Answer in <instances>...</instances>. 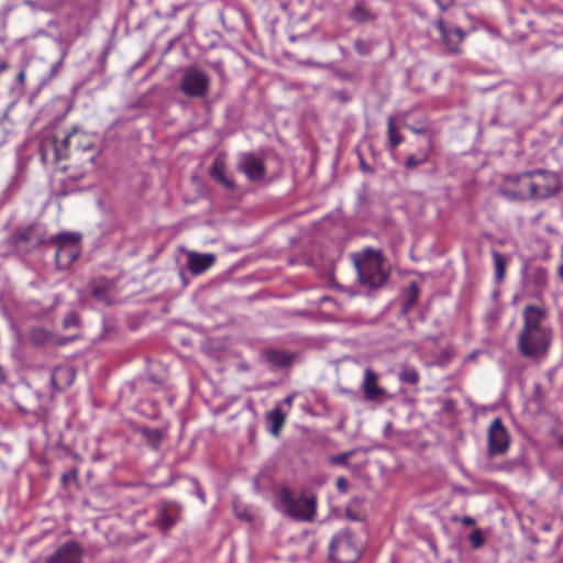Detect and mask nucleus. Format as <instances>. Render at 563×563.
<instances>
[{
  "instance_id": "45",
  "label": "nucleus",
  "mask_w": 563,
  "mask_h": 563,
  "mask_svg": "<svg viewBox=\"0 0 563 563\" xmlns=\"http://www.w3.org/2000/svg\"><path fill=\"white\" fill-rule=\"evenodd\" d=\"M336 97L342 101H347L350 98L345 97L342 92L336 93Z\"/></svg>"
},
{
  "instance_id": "31",
  "label": "nucleus",
  "mask_w": 563,
  "mask_h": 563,
  "mask_svg": "<svg viewBox=\"0 0 563 563\" xmlns=\"http://www.w3.org/2000/svg\"><path fill=\"white\" fill-rule=\"evenodd\" d=\"M51 333L42 328H35L31 332V339L36 344H43L49 339Z\"/></svg>"
},
{
  "instance_id": "32",
  "label": "nucleus",
  "mask_w": 563,
  "mask_h": 563,
  "mask_svg": "<svg viewBox=\"0 0 563 563\" xmlns=\"http://www.w3.org/2000/svg\"><path fill=\"white\" fill-rule=\"evenodd\" d=\"M468 539H470V542H471L473 549H479L485 543L484 534H483V532L479 529H475L470 534Z\"/></svg>"
},
{
  "instance_id": "15",
  "label": "nucleus",
  "mask_w": 563,
  "mask_h": 563,
  "mask_svg": "<svg viewBox=\"0 0 563 563\" xmlns=\"http://www.w3.org/2000/svg\"><path fill=\"white\" fill-rule=\"evenodd\" d=\"M179 509L173 503H164L157 514L155 525L163 533H167L177 522Z\"/></svg>"
},
{
  "instance_id": "4",
  "label": "nucleus",
  "mask_w": 563,
  "mask_h": 563,
  "mask_svg": "<svg viewBox=\"0 0 563 563\" xmlns=\"http://www.w3.org/2000/svg\"><path fill=\"white\" fill-rule=\"evenodd\" d=\"M278 499L284 512L297 521H312L317 515V497L314 495L296 497L290 487L278 489Z\"/></svg>"
},
{
  "instance_id": "7",
  "label": "nucleus",
  "mask_w": 563,
  "mask_h": 563,
  "mask_svg": "<svg viewBox=\"0 0 563 563\" xmlns=\"http://www.w3.org/2000/svg\"><path fill=\"white\" fill-rule=\"evenodd\" d=\"M210 89V78L199 67L191 66L184 70L179 90L188 98H203Z\"/></svg>"
},
{
  "instance_id": "40",
  "label": "nucleus",
  "mask_w": 563,
  "mask_h": 563,
  "mask_svg": "<svg viewBox=\"0 0 563 563\" xmlns=\"http://www.w3.org/2000/svg\"><path fill=\"white\" fill-rule=\"evenodd\" d=\"M25 78H26V74H25V70L22 69L19 74H18V82L23 86L25 84Z\"/></svg>"
},
{
  "instance_id": "19",
  "label": "nucleus",
  "mask_w": 563,
  "mask_h": 563,
  "mask_svg": "<svg viewBox=\"0 0 563 563\" xmlns=\"http://www.w3.org/2000/svg\"><path fill=\"white\" fill-rule=\"evenodd\" d=\"M266 420L269 423V432L274 437H278L286 421L285 413L279 407H276L272 411L267 412Z\"/></svg>"
},
{
  "instance_id": "37",
  "label": "nucleus",
  "mask_w": 563,
  "mask_h": 563,
  "mask_svg": "<svg viewBox=\"0 0 563 563\" xmlns=\"http://www.w3.org/2000/svg\"><path fill=\"white\" fill-rule=\"evenodd\" d=\"M66 54H67L66 52H63L59 60L53 65V67H52L53 73H56L63 66Z\"/></svg>"
},
{
  "instance_id": "22",
  "label": "nucleus",
  "mask_w": 563,
  "mask_h": 563,
  "mask_svg": "<svg viewBox=\"0 0 563 563\" xmlns=\"http://www.w3.org/2000/svg\"><path fill=\"white\" fill-rule=\"evenodd\" d=\"M387 137H388V150L394 152L397 146L404 142V136L399 133L396 125L395 117L387 119Z\"/></svg>"
},
{
  "instance_id": "3",
  "label": "nucleus",
  "mask_w": 563,
  "mask_h": 563,
  "mask_svg": "<svg viewBox=\"0 0 563 563\" xmlns=\"http://www.w3.org/2000/svg\"><path fill=\"white\" fill-rule=\"evenodd\" d=\"M354 264L361 284L377 288L385 283L387 276L382 267V251L365 249L361 253L354 254Z\"/></svg>"
},
{
  "instance_id": "14",
  "label": "nucleus",
  "mask_w": 563,
  "mask_h": 563,
  "mask_svg": "<svg viewBox=\"0 0 563 563\" xmlns=\"http://www.w3.org/2000/svg\"><path fill=\"white\" fill-rule=\"evenodd\" d=\"M239 169L252 181L260 180L265 175V165L262 159L250 153L242 156Z\"/></svg>"
},
{
  "instance_id": "11",
  "label": "nucleus",
  "mask_w": 563,
  "mask_h": 563,
  "mask_svg": "<svg viewBox=\"0 0 563 563\" xmlns=\"http://www.w3.org/2000/svg\"><path fill=\"white\" fill-rule=\"evenodd\" d=\"M510 445V435L500 418H495L487 430V453L489 456L504 455Z\"/></svg>"
},
{
  "instance_id": "49",
  "label": "nucleus",
  "mask_w": 563,
  "mask_h": 563,
  "mask_svg": "<svg viewBox=\"0 0 563 563\" xmlns=\"http://www.w3.org/2000/svg\"><path fill=\"white\" fill-rule=\"evenodd\" d=\"M285 402H286L287 405H291V402H292V397H291V396L286 397Z\"/></svg>"
},
{
  "instance_id": "24",
  "label": "nucleus",
  "mask_w": 563,
  "mask_h": 563,
  "mask_svg": "<svg viewBox=\"0 0 563 563\" xmlns=\"http://www.w3.org/2000/svg\"><path fill=\"white\" fill-rule=\"evenodd\" d=\"M141 434L154 450H157L163 441V433L159 429L144 427L141 429Z\"/></svg>"
},
{
  "instance_id": "21",
  "label": "nucleus",
  "mask_w": 563,
  "mask_h": 563,
  "mask_svg": "<svg viewBox=\"0 0 563 563\" xmlns=\"http://www.w3.org/2000/svg\"><path fill=\"white\" fill-rule=\"evenodd\" d=\"M377 15L366 8L362 2H357L350 12V19L356 23H365L376 20Z\"/></svg>"
},
{
  "instance_id": "28",
  "label": "nucleus",
  "mask_w": 563,
  "mask_h": 563,
  "mask_svg": "<svg viewBox=\"0 0 563 563\" xmlns=\"http://www.w3.org/2000/svg\"><path fill=\"white\" fill-rule=\"evenodd\" d=\"M429 159V154L428 153H422L420 156H417L415 154H411L409 155L405 163H404V166L407 168V169H413L416 168L417 166H420V165H423L428 162Z\"/></svg>"
},
{
  "instance_id": "29",
  "label": "nucleus",
  "mask_w": 563,
  "mask_h": 563,
  "mask_svg": "<svg viewBox=\"0 0 563 563\" xmlns=\"http://www.w3.org/2000/svg\"><path fill=\"white\" fill-rule=\"evenodd\" d=\"M65 376L68 378L67 384L70 385L75 378L74 372L68 367L56 368L52 375V382L54 385H57L58 378Z\"/></svg>"
},
{
  "instance_id": "34",
  "label": "nucleus",
  "mask_w": 563,
  "mask_h": 563,
  "mask_svg": "<svg viewBox=\"0 0 563 563\" xmlns=\"http://www.w3.org/2000/svg\"><path fill=\"white\" fill-rule=\"evenodd\" d=\"M79 322L78 316L76 312H69L64 319H63V327L65 329L77 327Z\"/></svg>"
},
{
  "instance_id": "5",
  "label": "nucleus",
  "mask_w": 563,
  "mask_h": 563,
  "mask_svg": "<svg viewBox=\"0 0 563 563\" xmlns=\"http://www.w3.org/2000/svg\"><path fill=\"white\" fill-rule=\"evenodd\" d=\"M360 555V548L349 529H342L333 536L329 544V556L333 563H355Z\"/></svg>"
},
{
  "instance_id": "38",
  "label": "nucleus",
  "mask_w": 563,
  "mask_h": 563,
  "mask_svg": "<svg viewBox=\"0 0 563 563\" xmlns=\"http://www.w3.org/2000/svg\"><path fill=\"white\" fill-rule=\"evenodd\" d=\"M461 523L463 526H474L475 525V519L470 517V516H463L461 519H460Z\"/></svg>"
},
{
  "instance_id": "44",
  "label": "nucleus",
  "mask_w": 563,
  "mask_h": 563,
  "mask_svg": "<svg viewBox=\"0 0 563 563\" xmlns=\"http://www.w3.org/2000/svg\"><path fill=\"white\" fill-rule=\"evenodd\" d=\"M31 231H32V229H31V228H29L26 231H24V232L21 234V236H20V238H21L22 240H25V241H26V240H29V233H30Z\"/></svg>"
},
{
  "instance_id": "16",
  "label": "nucleus",
  "mask_w": 563,
  "mask_h": 563,
  "mask_svg": "<svg viewBox=\"0 0 563 563\" xmlns=\"http://www.w3.org/2000/svg\"><path fill=\"white\" fill-rule=\"evenodd\" d=\"M216 260V255L211 253L190 252L188 253V269L192 275H201L214 265Z\"/></svg>"
},
{
  "instance_id": "26",
  "label": "nucleus",
  "mask_w": 563,
  "mask_h": 563,
  "mask_svg": "<svg viewBox=\"0 0 563 563\" xmlns=\"http://www.w3.org/2000/svg\"><path fill=\"white\" fill-rule=\"evenodd\" d=\"M410 112H406L402 114L404 126L410 130L415 134H423L428 130V123L426 117H422L420 120L415 122L413 124L409 123Z\"/></svg>"
},
{
  "instance_id": "8",
  "label": "nucleus",
  "mask_w": 563,
  "mask_h": 563,
  "mask_svg": "<svg viewBox=\"0 0 563 563\" xmlns=\"http://www.w3.org/2000/svg\"><path fill=\"white\" fill-rule=\"evenodd\" d=\"M78 241L79 235L76 233H59L52 239V242L57 245L55 262L58 267L67 268L77 260Z\"/></svg>"
},
{
  "instance_id": "46",
  "label": "nucleus",
  "mask_w": 563,
  "mask_h": 563,
  "mask_svg": "<svg viewBox=\"0 0 563 563\" xmlns=\"http://www.w3.org/2000/svg\"><path fill=\"white\" fill-rule=\"evenodd\" d=\"M4 379H5V376L3 373V368L0 366V383L4 382Z\"/></svg>"
},
{
  "instance_id": "41",
  "label": "nucleus",
  "mask_w": 563,
  "mask_h": 563,
  "mask_svg": "<svg viewBox=\"0 0 563 563\" xmlns=\"http://www.w3.org/2000/svg\"><path fill=\"white\" fill-rule=\"evenodd\" d=\"M102 294H103V290L99 287H95L92 289V295L97 298H100L102 296Z\"/></svg>"
},
{
  "instance_id": "23",
  "label": "nucleus",
  "mask_w": 563,
  "mask_h": 563,
  "mask_svg": "<svg viewBox=\"0 0 563 563\" xmlns=\"http://www.w3.org/2000/svg\"><path fill=\"white\" fill-rule=\"evenodd\" d=\"M420 295V288L417 282H410L408 289L405 295V301L402 305V312L408 313L417 305Z\"/></svg>"
},
{
  "instance_id": "18",
  "label": "nucleus",
  "mask_w": 563,
  "mask_h": 563,
  "mask_svg": "<svg viewBox=\"0 0 563 563\" xmlns=\"http://www.w3.org/2000/svg\"><path fill=\"white\" fill-rule=\"evenodd\" d=\"M210 175L216 181L223 185L224 187H227L229 189L234 188L233 180L229 179L225 176V164L222 159L216 158L213 161L211 169H210Z\"/></svg>"
},
{
  "instance_id": "43",
  "label": "nucleus",
  "mask_w": 563,
  "mask_h": 563,
  "mask_svg": "<svg viewBox=\"0 0 563 563\" xmlns=\"http://www.w3.org/2000/svg\"><path fill=\"white\" fill-rule=\"evenodd\" d=\"M68 482H69V474L64 473V474L62 475V483H63V485H64V486H67V485H68Z\"/></svg>"
},
{
  "instance_id": "13",
  "label": "nucleus",
  "mask_w": 563,
  "mask_h": 563,
  "mask_svg": "<svg viewBox=\"0 0 563 563\" xmlns=\"http://www.w3.org/2000/svg\"><path fill=\"white\" fill-rule=\"evenodd\" d=\"M362 390L368 401H382L387 396L386 388L378 385V375L369 367L364 371Z\"/></svg>"
},
{
  "instance_id": "50",
  "label": "nucleus",
  "mask_w": 563,
  "mask_h": 563,
  "mask_svg": "<svg viewBox=\"0 0 563 563\" xmlns=\"http://www.w3.org/2000/svg\"><path fill=\"white\" fill-rule=\"evenodd\" d=\"M67 168H68V167H67L66 165H63V166H60V167H59V169H60V170H63V172H66V170H67Z\"/></svg>"
},
{
  "instance_id": "25",
  "label": "nucleus",
  "mask_w": 563,
  "mask_h": 563,
  "mask_svg": "<svg viewBox=\"0 0 563 563\" xmlns=\"http://www.w3.org/2000/svg\"><path fill=\"white\" fill-rule=\"evenodd\" d=\"M362 499L353 498L351 499L345 507V515L350 520L353 521H362L364 518V514L362 511Z\"/></svg>"
},
{
  "instance_id": "17",
  "label": "nucleus",
  "mask_w": 563,
  "mask_h": 563,
  "mask_svg": "<svg viewBox=\"0 0 563 563\" xmlns=\"http://www.w3.org/2000/svg\"><path fill=\"white\" fill-rule=\"evenodd\" d=\"M267 362L276 367H286L292 363L294 355L287 351L267 350L265 351Z\"/></svg>"
},
{
  "instance_id": "35",
  "label": "nucleus",
  "mask_w": 563,
  "mask_h": 563,
  "mask_svg": "<svg viewBox=\"0 0 563 563\" xmlns=\"http://www.w3.org/2000/svg\"><path fill=\"white\" fill-rule=\"evenodd\" d=\"M209 66L216 70V73L218 74V76L223 79L224 76H225V67H224V63L223 60L221 59H217V60H212L209 63Z\"/></svg>"
},
{
  "instance_id": "10",
  "label": "nucleus",
  "mask_w": 563,
  "mask_h": 563,
  "mask_svg": "<svg viewBox=\"0 0 563 563\" xmlns=\"http://www.w3.org/2000/svg\"><path fill=\"white\" fill-rule=\"evenodd\" d=\"M433 25L440 34V42L445 52L448 54L460 55L462 53V43L467 33L456 25L446 23L443 18L437 19Z\"/></svg>"
},
{
  "instance_id": "47",
  "label": "nucleus",
  "mask_w": 563,
  "mask_h": 563,
  "mask_svg": "<svg viewBox=\"0 0 563 563\" xmlns=\"http://www.w3.org/2000/svg\"><path fill=\"white\" fill-rule=\"evenodd\" d=\"M558 273H559L560 278L563 280V264L559 266Z\"/></svg>"
},
{
  "instance_id": "9",
  "label": "nucleus",
  "mask_w": 563,
  "mask_h": 563,
  "mask_svg": "<svg viewBox=\"0 0 563 563\" xmlns=\"http://www.w3.org/2000/svg\"><path fill=\"white\" fill-rule=\"evenodd\" d=\"M530 176L533 200L550 198L560 190V179L552 172L536 169L530 172Z\"/></svg>"
},
{
  "instance_id": "48",
  "label": "nucleus",
  "mask_w": 563,
  "mask_h": 563,
  "mask_svg": "<svg viewBox=\"0 0 563 563\" xmlns=\"http://www.w3.org/2000/svg\"><path fill=\"white\" fill-rule=\"evenodd\" d=\"M361 168H362L363 170H366V172H368V170H369V168L365 165V163H364L363 161L361 162Z\"/></svg>"
},
{
  "instance_id": "30",
  "label": "nucleus",
  "mask_w": 563,
  "mask_h": 563,
  "mask_svg": "<svg viewBox=\"0 0 563 563\" xmlns=\"http://www.w3.org/2000/svg\"><path fill=\"white\" fill-rule=\"evenodd\" d=\"M354 454V451H347L343 452L338 455H332L329 459V463L332 465H341V466H347L349 465V459L352 457Z\"/></svg>"
},
{
  "instance_id": "51",
  "label": "nucleus",
  "mask_w": 563,
  "mask_h": 563,
  "mask_svg": "<svg viewBox=\"0 0 563 563\" xmlns=\"http://www.w3.org/2000/svg\"><path fill=\"white\" fill-rule=\"evenodd\" d=\"M559 444L563 449V438L560 439Z\"/></svg>"
},
{
  "instance_id": "36",
  "label": "nucleus",
  "mask_w": 563,
  "mask_h": 563,
  "mask_svg": "<svg viewBox=\"0 0 563 563\" xmlns=\"http://www.w3.org/2000/svg\"><path fill=\"white\" fill-rule=\"evenodd\" d=\"M335 486H336V489L341 494H345L347 492V488H349V482H347V479L345 477L340 476L335 481Z\"/></svg>"
},
{
  "instance_id": "1",
  "label": "nucleus",
  "mask_w": 563,
  "mask_h": 563,
  "mask_svg": "<svg viewBox=\"0 0 563 563\" xmlns=\"http://www.w3.org/2000/svg\"><path fill=\"white\" fill-rule=\"evenodd\" d=\"M96 143L95 134L74 129L71 132L44 137L40 145V157L46 165H58L73 156L81 163L93 164L99 153Z\"/></svg>"
},
{
  "instance_id": "2",
  "label": "nucleus",
  "mask_w": 563,
  "mask_h": 563,
  "mask_svg": "<svg viewBox=\"0 0 563 563\" xmlns=\"http://www.w3.org/2000/svg\"><path fill=\"white\" fill-rule=\"evenodd\" d=\"M547 311L536 305H527L522 311V327L518 334V352L527 357L540 360L547 356L552 343V329L544 324Z\"/></svg>"
},
{
  "instance_id": "20",
  "label": "nucleus",
  "mask_w": 563,
  "mask_h": 563,
  "mask_svg": "<svg viewBox=\"0 0 563 563\" xmlns=\"http://www.w3.org/2000/svg\"><path fill=\"white\" fill-rule=\"evenodd\" d=\"M490 254H492L493 264H494V268H495V280L497 283H501L506 275L508 257L496 250H492Z\"/></svg>"
},
{
  "instance_id": "6",
  "label": "nucleus",
  "mask_w": 563,
  "mask_h": 563,
  "mask_svg": "<svg viewBox=\"0 0 563 563\" xmlns=\"http://www.w3.org/2000/svg\"><path fill=\"white\" fill-rule=\"evenodd\" d=\"M530 172L507 175L503 178L499 192L500 195L511 201H526L532 199Z\"/></svg>"
},
{
  "instance_id": "42",
  "label": "nucleus",
  "mask_w": 563,
  "mask_h": 563,
  "mask_svg": "<svg viewBox=\"0 0 563 563\" xmlns=\"http://www.w3.org/2000/svg\"><path fill=\"white\" fill-rule=\"evenodd\" d=\"M9 68V64L5 60L0 62V74L5 71Z\"/></svg>"
},
{
  "instance_id": "12",
  "label": "nucleus",
  "mask_w": 563,
  "mask_h": 563,
  "mask_svg": "<svg viewBox=\"0 0 563 563\" xmlns=\"http://www.w3.org/2000/svg\"><path fill=\"white\" fill-rule=\"evenodd\" d=\"M84 550L79 543L68 541L62 544L45 563H82Z\"/></svg>"
},
{
  "instance_id": "27",
  "label": "nucleus",
  "mask_w": 563,
  "mask_h": 563,
  "mask_svg": "<svg viewBox=\"0 0 563 563\" xmlns=\"http://www.w3.org/2000/svg\"><path fill=\"white\" fill-rule=\"evenodd\" d=\"M398 378L404 384L417 385L420 380V375L415 367L406 366L399 372Z\"/></svg>"
},
{
  "instance_id": "33",
  "label": "nucleus",
  "mask_w": 563,
  "mask_h": 563,
  "mask_svg": "<svg viewBox=\"0 0 563 563\" xmlns=\"http://www.w3.org/2000/svg\"><path fill=\"white\" fill-rule=\"evenodd\" d=\"M353 46H354V49L356 51V53L362 56L368 55L372 49L371 44L368 42H365L360 38L354 41Z\"/></svg>"
},
{
  "instance_id": "39",
  "label": "nucleus",
  "mask_w": 563,
  "mask_h": 563,
  "mask_svg": "<svg viewBox=\"0 0 563 563\" xmlns=\"http://www.w3.org/2000/svg\"><path fill=\"white\" fill-rule=\"evenodd\" d=\"M435 1L439 4L441 10L448 9L452 3V0H435Z\"/></svg>"
}]
</instances>
